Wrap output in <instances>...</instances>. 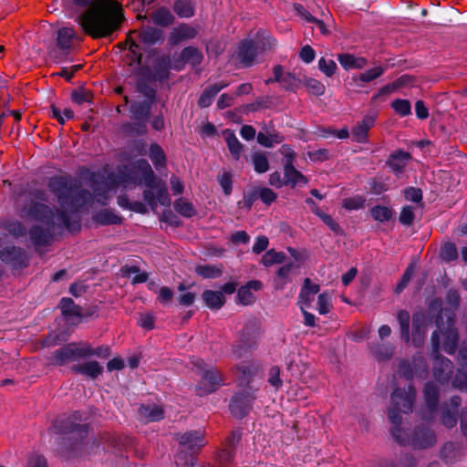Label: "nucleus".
Listing matches in <instances>:
<instances>
[{
	"label": "nucleus",
	"instance_id": "f03ea898",
	"mask_svg": "<svg viewBox=\"0 0 467 467\" xmlns=\"http://www.w3.org/2000/svg\"><path fill=\"white\" fill-rule=\"evenodd\" d=\"M72 4L83 31L95 39L109 36L124 18L115 0H72Z\"/></svg>",
	"mask_w": 467,
	"mask_h": 467
},
{
	"label": "nucleus",
	"instance_id": "7c9ffc66",
	"mask_svg": "<svg viewBox=\"0 0 467 467\" xmlns=\"http://www.w3.org/2000/svg\"><path fill=\"white\" fill-rule=\"evenodd\" d=\"M139 416L147 421H157L163 418V410L158 405H141L139 408Z\"/></svg>",
	"mask_w": 467,
	"mask_h": 467
},
{
	"label": "nucleus",
	"instance_id": "8fccbe9b",
	"mask_svg": "<svg viewBox=\"0 0 467 467\" xmlns=\"http://www.w3.org/2000/svg\"><path fill=\"white\" fill-rule=\"evenodd\" d=\"M332 309L331 296L327 292L318 295L317 302V310L320 315H326Z\"/></svg>",
	"mask_w": 467,
	"mask_h": 467
},
{
	"label": "nucleus",
	"instance_id": "a18cd8bd",
	"mask_svg": "<svg viewBox=\"0 0 467 467\" xmlns=\"http://www.w3.org/2000/svg\"><path fill=\"white\" fill-rule=\"evenodd\" d=\"M128 42L130 43V47L127 53L128 63L130 65H140L141 61V52L139 45L135 42V40L130 35L128 37Z\"/></svg>",
	"mask_w": 467,
	"mask_h": 467
},
{
	"label": "nucleus",
	"instance_id": "9d476101",
	"mask_svg": "<svg viewBox=\"0 0 467 467\" xmlns=\"http://www.w3.org/2000/svg\"><path fill=\"white\" fill-rule=\"evenodd\" d=\"M136 166L142 173L140 183H143L147 188H155L157 204L161 203L163 206H169L171 203V198L166 185L163 182L156 180L154 172L149 162L146 160H139Z\"/></svg>",
	"mask_w": 467,
	"mask_h": 467
},
{
	"label": "nucleus",
	"instance_id": "e2e57ef3",
	"mask_svg": "<svg viewBox=\"0 0 467 467\" xmlns=\"http://www.w3.org/2000/svg\"><path fill=\"white\" fill-rule=\"evenodd\" d=\"M318 68L327 77H332L336 73L337 67L334 60L321 57L318 61Z\"/></svg>",
	"mask_w": 467,
	"mask_h": 467
},
{
	"label": "nucleus",
	"instance_id": "423d86ee",
	"mask_svg": "<svg viewBox=\"0 0 467 467\" xmlns=\"http://www.w3.org/2000/svg\"><path fill=\"white\" fill-rule=\"evenodd\" d=\"M416 397V390L411 384L404 388H397L390 396V406L388 410L389 420L393 425L392 428H398L402 421L401 414H409L412 411Z\"/></svg>",
	"mask_w": 467,
	"mask_h": 467
},
{
	"label": "nucleus",
	"instance_id": "dca6fc26",
	"mask_svg": "<svg viewBox=\"0 0 467 467\" xmlns=\"http://www.w3.org/2000/svg\"><path fill=\"white\" fill-rule=\"evenodd\" d=\"M427 330L426 317L422 312L414 313L412 316V334L410 340L414 347L421 348L424 344Z\"/></svg>",
	"mask_w": 467,
	"mask_h": 467
},
{
	"label": "nucleus",
	"instance_id": "680f3d73",
	"mask_svg": "<svg viewBox=\"0 0 467 467\" xmlns=\"http://www.w3.org/2000/svg\"><path fill=\"white\" fill-rule=\"evenodd\" d=\"M257 195L266 205H271L277 198V194L267 187H257Z\"/></svg>",
	"mask_w": 467,
	"mask_h": 467
},
{
	"label": "nucleus",
	"instance_id": "79ce46f5",
	"mask_svg": "<svg viewBox=\"0 0 467 467\" xmlns=\"http://www.w3.org/2000/svg\"><path fill=\"white\" fill-rule=\"evenodd\" d=\"M149 155L156 169L166 166V156L160 145L156 143L151 144Z\"/></svg>",
	"mask_w": 467,
	"mask_h": 467
},
{
	"label": "nucleus",
	"instance_id": "cd10ccee",
	"mask_svg": "<svg viewBox=\"0 0 467 467\" xmlns=\"http://www.w3.org/2000/svg\"><path fill=\"white\" fill-rule=\"evenodd\" d=\"M71 370L75 373L96 379L102 373L103 368L97 361H88L72 366Z\"/></svg>",
	"mask_w": 467,
	"mask_h": 467
},
{
	"label": "nucleus",
	"instance_id": "0e129e2a",
	"mask_svg": "<svg viewBox=\"0 0 467 467\" xmlns=\"http://www.w3.org/2000/svg\"><path fill=\"white\" fill-rule=\"evenodd\" d=\"M384 71L385 68L383 67H375L361 73L358 78L362 82H370L379 78L384 73Z\"/></svg>",
	"mask_w": 467,
	"mask_h": 467
},
{
	"label": "nucleus",
	"instance_id": "bf43d9fd",
	"mask_svg": "<svg viewBox=\"0 0 467 467\" xmlns=\"http://www.w3.org/2000/svg\"><path fill=\"white\" fill-rule=\"evenodd\" d=\"M441 257L443 261L451 262L458 257L456 245L452 243L445 244L441 249Z\"/></svg>",
	"mask_w": 467,
	"mask_h": 467
},
{
	"label": "nucleus",
	"instance_id": "f257e3e1",
	"mask_svg": "<svg viewBox=\"0 0 467 467\" xmlns=\"http://www.w3.org/2000/svg\"><path fill=\"white\" fill-rule=\"evenodd\" d=\"M47 201V193L42 189H35L26 192L23 203L19 206L21 217L43 223L47 228L36 225L29 230V236L36 246L48 245L57 233L63 229L69 232L80 230V220L68 216L64 211H53L43 203Z\"/></svg>",
	"mask_w": 467,
	"mask_h": 467
},
{
	"label": "nucleus",
	"instance_id": "13d9d810",
	"mask_svg": "<svg viewBox=\"0 0 467 467\" xmlns=\"http://www.w3.org/2000/svg\"><path fill=\"white\" fill-rule=\"evenodd\" d=\"M391 107L395 112L401 117L408 116L411 113V106L407 99H397L392 101Z\"/></svg>",
	"mask_w": 467,
	"mask_h": 467
},
{
	"label": "nucleus",
	"instance_id": "a211bd4d",
	"mask_svg": "<svg viewBox=\"0 0 467 467\" xmlns=\"http://www.w3.org/2000/svg\"><path fill=\"white\" fill-rule=\"evenodd\" d=\"M0 259L14 267L26 266L27 256L26 252L19 247L7 246L0 251Z\"/></svg>",
	"mask_w": 467,
	"mask_h": 467
},
{
	"label": "nucleus",
	"instance_id": "9b49d317",
	"mask_svg": "<svg viewBox=\"0 0 467 467\" xmlns=\"http://www.w3.org/2000/svg\"><path fill=\"white\" fill-rule=\"evenodd\" d=\"M447 316L446 327L443 322L442 314L440 313L435 320L438 330H435L440 337V333L443 337L442 348L448 354H453L459 343L458 330L455 327V316L453 313H450Z\"/></svg>",
	"mask_w": 467,
	"mask_h": 467
},
{
	"label": "nucleus",
	"instance_id": "412c9836",
	"mask_svg": "<svg viewBox=\"0 0 467 467\" xmlns=\"http://www.w3.org/2000/svg\"><path fill=\"white\" fill-rule=\"evenodd\" d=\"M197 35L198 31L195 27L183 23L172 28L169 36V43L178 45L182 41L195 38Z\"/></svg>",
	"mask_w": 467,
	"mask_h": 467
},
{
	"label": "nucleus",
	"instance_id": "6e6d98bb",
	"mask_svg": "<svg viewBox=\"0 0 467 467\" xmlns=\"http://www.w3.org/2000/svg\"><path fill=\"white\" fill-rule=\"evenodd\" d=\"M366 199L361 195L346 198L342 202V206L348 211L358 210L364 207Z\"/></svg>",
	"mask_w": 467,
	"mask_h": 467
},
{
	"label": "nucleus",
	"instance_id": "c85d7f7f",
	"mask_svg": "<svg viewBox=\"0 0 467 467\" xmlns=\"http://www.w3.org/2000/svg\"><path fill=\"white\" fill-rule=\"evenodd\" d=\"M206 306L213 310L220 309L225 303V298L221 291L205 290L202 294Z\"/></svg>",
	"mask_w": 467,
	"mask_h": 467
},
{
	"label": "nucleus",
	"instance_id": "ea45409f",
	"mask_svg": "<svg viewBox=\"0 0 467 467\" xmlns=\"http://www.w3.org/2000/svg\"><path fill=\"white\" fill-rule=\"evenodd\" d=\"M284 140V137L276 131L269 132L265 134L264 132H259L257 134V142L265 147L272 148L275 144H279Z\"/></svg>",
	"mask_w": 467,
	"mask_h": 467
},
{
	"label": "nucleus",
	"instance_id": "4be33fe9",
	"mask_svg": "<svg viewBox=\"0 0 467 467\" xmlns=\"http://www.w3.org/2000/svg\"><path fill=\"white\" fill-rule=\"evenodd\" d=\"M76 41L80 42L81 38L73 28L63 27L57 31V45L65 54L68 53Z\"/></svg>",
	"mask_w": 467,
	"mask_h": 467
},
{
	"label": "nucleus",
	"instance_id": "bb28decb",
	"mask_svg": "<svg viewBox=\"0 0 467 467\" xmlns=\"http://www.w3.org/2000/svg\"><path fill=\"white\" fill-rule=\"evenodd\" d=\"M228 86L227 82H219L207 87L199 98L198 105L201 108L209 107L213 100V98L224 88Z\"/></svg>",
	"mask_w": 467,
	"mask_h": 467
},
{
	"label": "nucleus",
	"instance_id": "4c0bfd02",
	"mask_svg": "<svg viewBox=\"0 0 467 467\" xmlns=\"http://www.w3.org/2000/svg\"><path fill=\"white\" fill-rule=\"evenodd\" d=\"M60 309L61 313L65 317H82V309L80 306H77L74 301L69 297H63L60 300Z\"/></svg>",
	"mask_w": 467,
	"mask_h": 467
},
{
	"label": "nucleus",
	"instance_id": "6e6552de",
	"mask_svg": "<svg viewBox=\"0 0 467 467\" xmlns=\"http://www.w3.org/2000/svg\"><path fill=\"white\" fill-rule=\"evenodd\" d=\"M391 433L397 442L402 445H411L416 449H425L431 447L436 442V435L432 430L420 425L417 427L411 434L400 427L392 428Z\"/></svg>",
	"mask_w": 467,
	"mask_h": 467
},
{
	"label": "nucleus",
	"instance_id": "58836bf2",
	"mask_svg": "<svg viewBox=\"0 0 467 467\" xmlns=\"http://www.w3.org/2000/svg\"><path fill=\"white\" fill-rule=\"evenodd\" d=\"M370 352L372 356L379 361L388 360L392 357L394 348L390 344H378L370 347Z\"/></svg>",
	"mask_w": 467,
	"mask_h": 467
},
{
	"label": "nucleus",
	"instance_id": "5701e85b",
	"mask_svg": "<svg viewBox=\"0 0 467 467\" xmlns=\"http://www.w3.org/2000/svg\"><path fill=\"white\" fill-rule=\"evenodd\" d=\"M319 285L312 283L309 278H306L298 296V304L300 308L303 309V307L309 306L311 302L314 301L315 296L319 292Z\"/></svg>",
	"mask_w": 467,
	"mask_h": 467
},
{
	"label": "nucleus",
	"instance_id": "b1692460",
	"mask_svg": "<svg viewBox=\"0 0 467 467\" xmlns=\"http://www.w3.org/2000/svg\"><path fill=\"white\" fill-rule=\"evenodd\" d=\"M134 34H136L139 41L146 46H153L163 39L162 31L152 26H144Z\"/></svg>",
	"mask_w": 467,
	"mask_h": 467
},
{
	"label": "nucleus",
	"instance_id": "c756f323",
	"mask_svg": "<svg viewBox=\"0 0 467 467\" xmlns=\"http://www.w3.org/2000/svg\"><path fill=\"white\" fill-rule=\"evenodd\" d=\"M410 159L409 152L398 150L390 155L388 164L395 173H400L404 170Z\"/></svg>",
	"mask_w": 467,
	"mask_h": 467
},
{
	"label": "nucleus",
	"instance_id": "69168bd1",
	"mask_svg": "<svg viewBox=\"0 0 467 467\" xmlns=\"http://www.w3.org/2000/svg\"><path fill=\"white\" fill-rule=\"evenodd\" d=\"M218 182L225 195H230L233 189L232 174L228 171L223 172L217 177Z\"/></svg>",
	"mask_w": 467,
	"mask_h": 467
},
{
	"label": "nucleus",
	"instance_id": "72a5a7b5",
	"mask_svg": "<svg viewBox=\"0 0 467 467\" xmlns=\"http://www.w3.org/2000/svg\"><path fill=\"white\" fill-rule=\"evenodd\" d=\"M181 59L185 63L191 64L192 67H198L202 62L203 55L197 47H187L182 49Z\"/></svg>",
	"mask_w": 467,
	"mask_h": 467
},
{
	"label": "nucleus",
	"instance_id": "338daca9",
	"mask_svg": "<svg viewBox=\"0 0 467 467\" xmlns=\"http://www.w3.org/2000/svg\"><path fill=\"white\" fill-rule=\"evenodd\" d=\"M414 218V208L410 205H407L401 210L399 220L401 224L410 226L413 223Z\"/></svg>",
	"mask_w": 467,
	"mask_h": 467
},
{
	"label": "nucleus",
	"instance_id": "052dcab7",
	"mask_svg": "<svg viewBox=\"0 0 467 467\" xmlns=\"http://www.w3.org/2000/svg\"><path fill=\"white\" fill-rule=\"evenodd\" d=\"M110 355V348L108 346H100L96 348L90 347L83 348V358L98 356L99 358H108Z\"/></svg>",
	"mask_w": 467,
	"mask_h": 467
},
{
	"label": "nucleus",
	"instance_id": "4d7b16f0",
	"mask_svg": "<svg viewBox=\"0 0 467 467\" xmlns=\"http://www.w3.org/2000/svg\"><path fill=\"white\" fill-rule=\"evenodd\" d=\"M257 188H254L244 193L243 200L239 201L237 205L239 208L250 210L253 204L258 200Z\"/></svg>",
	"mask_w": 467,
	"mask_h": 467
},
{
	"label": "nucleus",
	"instance_id": "6ab92c4d",
	"mask_svg": "<svg viewBox=\"0 0 467 467\" xmlns=\"http://www.w3.org/2000/svg\"><path fill=\"white\" fill-rule=\"evenodd\" d=\"M259 336V322L257 319L248 320L240 331L239 342L241 347L252 348Z\"/></svg>",
	"mask_w": 467,
	"mask_h": 467
},
{
	"label": "nucleus",
	"instance_id": "5fc2aeb1",
	"mask_svg": "<svg viewBox=\"0 0 467 467\" xmlns=\"http://www.w3.org/2000/svg\"><path fill=\"white\" fill-rule=\"evenodd\" d=\"M304 84L307 90L315 96H322L325 93V85L317 79L306 78Z\"/></svg>",
	"mask_w": 467,
	"mask_h": 467
},
{
	"label": "nucleus",
	"instance_id": "2eb2a0df",
	"mask_svg": "<svg viewBox=\"0 0 467 467\" xmlns=\"http://www.w3.org/2000/svg\"><path fill=\"white\" fill-rule=\"evenodd\" d=\"M52 431L57 434H73L75 439H83L88 435V426L77 423L70 418L66 420H56L52 426Z\"/></svg>",
	"mask_w": 467,
	"mask_h": 467
},
{
	"label": "nucleus",
	"instance_id": "603ef678",
	"mask_svg": "<svg viewBox=\"0 0 467 467\" xmlns=\"http://www.w3.org/2000/svg\"><path fill=\"white\" fill-rule=\"evenodd\" d=\"M71 99L76 104L82 105L84 103H90L93 94L88 89L78 88L72 91Z\"/></svg>",
	"mask_w": 467,
	"mask_h": 467
},
{
	"label": "nucleus",
	"instance_id": "0eeeda50",
	"mask_svg": "<svg viewBox=\"0 0 467 467\" xmlns=\"http://www.w3.org/2000/svg\"><path fill=\"white\" fill-rule=\"evenodd\" d=\"M181 451L175 456V462L178 466H192V454L199 451L204 445V435L201 431H191L176 434Z\"/></svg>",
	"mask_w": 467,
	"mask_h": 467
},
{
	"label": "nucleus",
	"instance_id": "c9c22d12",
	"mask_svg": "<svg viewBox=\"0 0 467 467\" xmlns=\"http://www.w3.org/2000/svg\"><path fill=\"white\" fill-rule=\"evenodd\" d=\"M442 459L446 463L451 464L461 458V450L454 442H447L441 451Z\"/></svg>",
	"mask_w": 467,
	"mask_h": 467
},
{
	"label": "nucleus",
	"instance_id": "7ed1b4c3",
	"mask_svg": "<svg viewBox=\"0 0 467 467\" xmlns=\"http://www.w3.org/2000/svg\"><path fill=\"white\" fill-rule=\"evenodd\" d=\"M424 407L420 410L423 420L431 422L439 415V421L447 429L456 426L459 420V407L462 400L459 396H453L449 401L443 402L438 409L439 389L433 382H427L423 389Z\"/></svg>",
	"mask_w": 467,
	"mask_h": 467
},
{
	"label": "nucleus",
	"instance_id": "f8f14e48",
	"mask_svg": "<svg viewBox=\"0 0 467 467\" xmlns=\"http://www.w3.org/2000/svg\"><path fill=\"white\" fill-rule=\"evenodd\" d=\"M431 357L434 360L433 377L440 383H445L451 379L452 375L453 364L449 358L442 357L439 353L440 340L436 331H434L431 335Z\"/></svg>",
	"mask_w": 467,
	"mask_h": 467
},
{
	"label": "nucleus",
	"instance_id": "49530a36",
	"mask_svg": "<svg viewBox=\"0 0 467 467\" xmlns=\"http://www.w3.org/2000/svg\"><path fill=\"white\" fill-rule=\"evenodd\" d=\"M150 105L147 102H140L131 105V112L138 120L145 121L150 114Z\"/></svg>",
	"mask_w": 467,
	"mask_h": 467
},
{
	"label": "nucleus",
	"instance_id": "3c124183",
	"mask_svg": "<svg viewBox=\"0 0 467 467\" xmlns=\"http://www.w3.org/2000/svg\"><path fill=\"white\" fill-rule=\"evenodd\" d=\"M407 80H409V77L402 76V77L399 78L397 80H395L394 82L385 85L379 90L378 94L374 96V99H376L377 97L381 96V95H387V94L393 93L399 88L404 86L407 83Z\"/></svg>",
	"mask_w": 467,
	"mask_h": 467
},
{
	"label": "nucleus",
	"instance_id": "ddd939ff",
	"mask_svg": "<svg viewBox=\"0 0 467 467\" xmlns=\"http://www.w3.org/2000/svg\"><path fill=\"white\" fill-rule=\"evenodd\" d=\"M254 399V390L252 387L234 395L229 406L233 416L238 419L246 416L252 409Z\"/></svg>",
	"mask_w": 467,
	"mask_h": 467
},
{
	"label": "nucleus",
	"instance_id": "a878e982",
	"mask_svg": "<svg viewBox=\"0 0 467 467\" xmlns=\"http://www.w3.org/2000/svg\"><path fill=\"white\" fill-rule=\"evenodd\" d=\"M284 178L285 185L292 188L297 184H306L307 179L302 174L301 171H297L294 165L284 164Z\"/></svg>",
	"mask_w": 467,
	"mask_h": 467
},
{
	"label": "nucleus",
	"instance_id": "473e14b6",
	"mask_svg": "<svg viewBox=\"0 0 467 467\" xmlns=\"http://www.w3.org/2000/svg\"><path fill=\"white\" fill-rule=\"evenodd\" d=\"M151 20L155 25L169 26L174 23L175 17L169 8L161 6L151 14Z\"/></svg>",
	"mask_w": 467,
	"mask_h": 467
},
{
	"label": "nucleus",
	"instance_id": "a19ab883",
	"mask_svg": "<svg viewBox=\"0 0 467 467\" xmlns=\"http://www.w3.org/2000/svg\"><path fill=\"white\" fill-rule=\"evenodd\" d=\"M254 169L257 173H265L269 170L267 154L263 151H256L251 156Z\"/></svg>",
	"mask_w": 467,
	"mask_h": 467
},
{
	"label": "nucleus",
	"instance_id": "e433bc0d",
	"mask_svg": "<svg viewBox=\"0 0 467 467\" xmlns=\"http://www.w3.org/2000/svg\"><path fill=\"white\" fill-rule=\"evenodd\" d=\"M397 319L400 328V338L409 343L410 341V316L407 310H400L398 312Z\"/></svg>",
	"mask_w": 467,
	"mask_h": 467
},
{
	"label": "nucleus",
	"instance_id": "774afa93",
	"mask_svg": "<svg viewBox=\"0 0 467 467\" xmlns=\"http://www.w3.org/2000/svg\"><path fill=\"white\" fill-rule=\"evenodd\" d=\"M52 114L53 117L56 118L60 124H64L66 119H70L74 117V112L72 109L65 108L63 110H61L55 106H52Z\"/></svg>",
	"mask_w": 467,
	"mask_h": 467
},
{
	"label": "nucleus",
	"instance_id": "09e8293b",
	"mask_svg": "<svg viewBox=\"0 0 467 467\" xmlns=\"http://www.w3.org/2000/svg\"><path fill=\"white\" fill-rule=\"evenodd\" d=\"M285 257V255L282 252L269 250L262 256L261 262L265 266H271L275 264L282 263Z\"/></svg>",
	"mask_w": 467,
	"mask_h": 467
},
{
	"label": "nucleus",
	"instance_id": "1a4fd4ad",
	"mask_svg": "<svg viewBox=\"0 0 467 467\" xmlns=\"http://www.w3.org/2000/svg\"><path fill=\"white\" fill-rule=\"evenodd\" d=\"M192 364L196 369V374L201 378L196 386L198 395L203 396L214 392L223 384L222 373L214 367L206 365L200 358H196L192 361Z\"/></svg>",
	"mask_w": 467,
	"mask_h": 467
},
{
	"label": "nucleus",
	"instance_id": "c03bdc74",
	"mask_svg": "<svg viewBox=\"0 0 467 467\" xmlns=\"http://www.w3.org/2000/svg\"><path fill=\"white\" fill-rule=\"evenodd\" d=\"M94 220L102 225L120 224L121 218L109 210H103L94 215Z\"/></svg>",
	"mask_w": 467,
	"mask_h": 467
},
{
	"label": "nucleus",
	"instance_id": "f704fd0d",
	"mask_svg": "<svg viewBox=\"0 0 467 467\" xmlns=\"http://www.w3.org/2000/svg\"><path fill=\"white\" fill-rule=\"evenodd\" d=\"M173 11L181 18H190L194 16L195 7L192 0H176Z\"/></svg>",
	"mask_w": 467,
	"mask_h": 467
},
{
	"label": "nucleus",
	"instance_id": "393cba45",
	"mask_svg": "<svg viewBox=\"0 0 467 467\" xmlns=\"http://www.w3.org/2000/svg\"><path fill=\"white\" fill-rule=\"evenodd\" d=\"M223 135L233 159L238 161L244 151V145L237 139L234 131L230 129L224 130Z\"/></svg>",
	"mask_w": 467,
	"mask_h": 467
},
{
	"label": "nucleus",
	"instance_id": "2f4dec72",
	"mask_svg": "<svg viewBox=\"0 0 467 467\" xmlns=\"http://www.w3.org/2000/svg\"><path fill=\"white\" fill-rule=\"evenodd\" d=\"M340 65L346 69H360L367 65V60L361 57H355L352 54H340L337 57Z\"/></svg>",
	"mask_w": 467,
	"mask_h": 467
},
{
	"label": "nucleus",
	"instance_id": "20e7f679",
	"mask_svg": "<svg viewBox=\"0 0 467 467\" xmlns=\"http://www.w3.org/2000/svg\"><path fill=\"white\" fill-rule=\"evenodd\" d=\"M47 187L59 203L60 209L56 211H64L68 216L80 220L78 213L90 201V192L80 189L71 178L65 176L50 178Z\"/></svg>",
	"mask_w": 467,
	"mask_h": 467
},
{
	"label": "nucleus",
	"instance_id": "37998d69",
	"mask_svg": "<svg viewBox=\"0 0 467 467\" xmlns=\"http://www.w3.org/2000/svg\"><path fill=\"white\" fill-rule=\"evenodd\" d=\"M370 215L375 221L385 223L393 217V211L387 206L376 205L370 209Z\"/></svg>",
	"mask_w": 467,
	"mask_h": 467
},
{
	"label": "nucleus",
	"instance_id": "de8ad7c7",
	"mask_svg": "<svg viewBox=\"0 0 467 467\" xmlns=\"http://www.w3.org/2000/svg\"><path fill=\"white\" fill-rule=\"evenodd\" d=\"M174 209L184 217H192L195 214V209L192 204L183 198H179L175 201Z\"/></svg>",
	"mask_w": 467,
	"mask_h": 467
},
{
	"label": "nucleus",
	"instance_id": "39448f33",
	"mask_svg": "<svg viewBox=\"0 0 467 467\" xmlns=\"http://www.w3.org/2000/svg\"><path fill=\"white\" fill-rule=\"evenodd\" d=\"M275 46V40L265 32L257 33V39H243L233 54V59L239 67H250L254 65L260 51L271 49Z\"/></svg>",
	"mask_w": 467,
	"mask_h": 467
},
{
	"label": "nucleus",
	"instance_id": "f3484780",
	"mask_svg": "<svg viewBox=\"0 0 467 467\" xmlns=\"http://www.w3.org/2000/svg\"><path fill=\"white\" fill-rule=\"evenodd\" d=\"M80 357L83 358V348H79L75 344H68L54 352L51 363L62 366Z\"/></svg>",
	"mask_w": 467,
	"mask_h": 467
},
{
	"label": "nucleus",
	"instance_id": "864d4df0",
	"mask_svg": "<svg viewBox=\"0 0 467 467\" xmlns=\"http://www.w3.org/2000/svg\"><path fill=\"white\" fill-rule=\"evenodd\" d=\"M195 272L203 278H216L220 276L222 273L219 268L209 265H197Z\"/></svg>",
	"mask_w": 467,
	"mask_h": 467
},
{
	"label": "nucleus",
	"instance_id": "aec40b11",
	"mask_svg": "<svg viewBox=\"0 0 467 467\" xmlns=\"http://www.w3.org/2000/svg\"><path fill=\"white\" fill-rule=\"evenodd\" d=\"M376 117L374 115H366L361 121H358L351 130V139L358 143L368 141V130L374 126Z\"/></svg>",
	"mask_w": 467,
	"mask_h": 467
},
{
	"label": "nucleus",
	"instance_id": "4468645a",
	"mask_svg": "<svg viewBox=\"0 0 467 467\" xmlns=\"http://www.w3.org/2000/svg\"><path fill=\"white\" fill-rule=\"evenodd\" d=\"M399 373L409 380L414 377L424 378L428 373V365L423 357H413L411 361L402 360L400 363Z\"/></svg>",
	"mask_w": 467,
	"mask_h": 467
}]
</instances>
